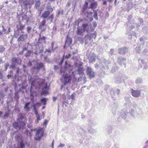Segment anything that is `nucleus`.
<instances>
[{
	"label": "nucleus",
	"mask_w": 148,
	"mask_h": 148,
	"mask_svg": "<svg viewBox=\"0 0 148 148\" xmlns=\"http://www.w3.org/2000/svg\"><path fill=\"white\" fill-rule=\"evenodd\" d=\"M82 27L85 32L86 33H88L89 31V28L92 29L91 28L92 27V26L90 23H89V22L87 23H85L82 24Z\"/></svg>",
	"instance_id": "0eeeda50"
},
{
	"label": "nucleus",
	"mask_w": 148,
	"mask_h": 148,
	"mask_svg": "<svg viewBox=\"0 0 148 148\" xmlns=\"http://www.w3.org/2000/svg\"><path fill=\"white\" fill-rule=\"evenodd\" d=\"M49 88V87L48 86L47 84L46 83L45 84L44 86L43 87L42 89L48 90Z\"/></svg>",
	"instance_id": "13d9d810"
},
{
	"label": "nucleus",
	"mask_w": 148,
	"mask_h": 148,
	"mask_svg": "<svg viewBox=\"0 0 148 148\" xmlns=\"http://www.w3.org/2000/svg\"><path fill=\"white\" fill-rule=\"evenodd\" d=\"M88 131L91 134H94L97 132L96 130H95L92 128H90V129H88Z\"/></svg>",
	"instance_id": "a19ab883"
},
{
	"label": "nucleus",
	"mask_w": 148,
	"mask_h": 148,
	"mask_svg": "<svg viewBox=\"0 0 148 148\" xmlns=\"http://www.w3.org/2000/svg\"><path fill=\"white\" fill-rule=\"evenodd\" d=\"M132 18V15H130L128 17H127V20H128V22L130 23H131V22H132L133 23H134V21L133 20H131V19Z\"/></svg>",
	"instance_id": "a18cd8bd"
},
{
	"label": "nucleus",
	"mask_w": 148,
	"mask_h": 148,
	"mask_svg": "<svg viewBox=\"0 0 148 148\" xmlns=\"http://www.w3.org/2000/svg\"><path fill=\"white\" fill-rule=\"evenodd\" d=\"M40 4V1H38L36 2L34 8H35L38 10L39 9V6Z\"/></svg>",
	"instance_id": "72a5a7b5"
},
{
	"label": "nucleus",
	"mask_w": 148,
	"mask_h": 148,
	"mask_svg": "<svg viewBox=\"0 0 148 148\" xmlns=\"http://www.w3.org/2000/svg\"><path fill=\"white\" fill-rule=\"evenodd\" d=\"M110 63V60H107L104 58H102L99 62H97L95 64V67L97 69L99 68L101 70L108 69H109L108 64Z\"/></svg>",
	"instance_id": "7ed1b4c3"
},
{
	"label": "nucleus",
	"mask_w": 148,
	"mask_h": 148,
	"mask_svg": "<svg viewBox=\"0 0 148 148\" xmlns=\"http://www.w3.org/2000/svg\"><path fill=\"white\" fill-rule=\"evenodd\" d=\"M34 52L32 50H28L24 54V56L27 58L30 57L32 56L33 55Z\"/></svg>",
	"instance_id": "6ab92c4d"
},
{
	"label": "nucleus",
	"mask_w": 148,
	"mask_h": 148,
	"mask_svg": "<svg viewBox=\"0 0 148 148\" xmlns=\"http://www.w3.org/2000/svg\"><path fill=\"white\" fill-rule=\"evenodd\" d=\"M30 103L31 102H28L25 103L24 106V109L25 111L28 112L30 110V108L29 107V106Z\"/></svg>",
	"instance_id": "b1692460"
},
{
	"label": "nucleus",
	"mask_w": 148,
	"mask_h": 148,
	"mask_svg": "<svg viewBox=\"0 0 148 148\" xmlns=\"http://www.w3.org/2000/svg\"><path fill=\"white\" fill-rule=\"evenodd\" d=\"M112 127L111 125H109L107 129V131L108 134H110L112 132Z\"/></svg>",
	"instance_id": "f704fd0d"
},
{
	"label": "nucleus",
	"mask_w": 148,
	"mask_h": 148,
	"mask_svg": "<svg viewBox=\"0 0 148 148\" xmlns=\"http://www.w3.org/2000/svg\"><path fill=\"white\" fill-rule=\"evenodd\" d=\"M10 114V110L8 109L7 111L6 112L4 115L3 118L4 119H6Z\"/></svg>",
	"instance_id": "2f4dec72"
},
{
	"label": "nucleus",
	"mask_w": 148,
	"mask_h": 148,
	"mask_svg": "<svg viewBox=\"0 0 148 148\" xmlns=\"http://www.w3.org/2000/svg\"><path fill=\"white\" fill-rule=\"evenodd\" d=\"M85 32L81 27H77V35L83 36L84 32Z\"/></svg>",
	"instance_id": "a211bd4d"
},
{
	"label": "nucleus",
	"mask_w": 148,
	"mask_h": 148,
	"mask_svg": "<svg viewBox=\"0 0 148 148\" xmlns=\"http://www.w3.org/2000/svg\"><path fill=\"white\" fill-rule=\"evenodd\" d=\"M28 79L29 81L31 82V84L32 83H33L34 84H35L34 83V79L33 78H32V77L30 75L28 74Z\"/></svg>",
	"instance_id": "e433bc0d"
},
{
	"label": "nucleus",
	"mask_w": 148,
	"mask_h": 148,
	"mask_svg": "<svg viewBox=\"0 0 148 148\" xmlns=\"http://www.w3.org/2000/svg\"><path fill=\"white\" fill-rule=\"evenodd\" d=\"M27 36L28 34H21L17 39V41L18 42L20 41H24L25 39H27Z\"/></svg>",
	"instance_id": "2eb2a0df"
},
{
	"label": "nucleus",
	"mask_w": 148,
	"mask_h": 148,
	"mask_svg": "<svg viewBox=\"0 0 148 148\" xmlns=\"http://www.w3.org/2000/svg\"><path fill=\"white\" fill-rule=\"evenodd\" d=\"M97 33L95 32L93 33L87 34L84 36V39L86 40H89L90 41L92 38L95 39L96 37Z\"/></svg>",
	"instance_id": "1a4fd4ad"
},
{
	"label": "nucleus",
	"mask_w": 148,
	"mask_h": 148,
	"mask_svg": "<svg viewBox=\"0 0 148 148\" xmlns=\"http://www.w3.org/2000/svg\"><path fill=\"white\" fill-rule=\"evenodd\" d=\"M77 71L78 74L83 76V75L84 74L83 69L80 66L78 67Z\"/></svg>",
	"instance_id": "c85d7f7f"
},
{
	"label": "nucleus",
	"mask_w": 148,
	"mask_h": 148,
	"mask_svg": "<svg viewBox=\"0 0 148 148\" xmlns=\"http://www.w3.org/2000/svg\"><path fill=\"white\" fill-rule=\"evenodd\" d=\"M19 26H16L17 27V29L18 31H22V30H24L25 28V25H22V24L21 23V22H19Z\"/></svg>",
	"instance_id": "5701e85b"
},
{
	"label": "nucleus",
	"mask_w": 148,
	"mask_h": 148,
	"mask_svg": "<svg viewBox=\"0 0 148 148\" xmlns=\"http://www.w3.org/2000/svg\"><path fill=\"white\" fill-rule=\"evenodd\" d=\"M88 6V3L86 1H85L84 4L83 6L82 12L83 13L87 9Z\"/></svg>",
	"instance_id": "c756f323"
},
{
	"label": "nucleus",
	"mask_w": 148,
	"mask_h": 148,
	"mask_svg": "<svg viewBox=\"0 0 148 148\" xmlns=\"http://www.w3.org/2000/svg\"><path fill=\"white\" fill-rule=\"evenodd\" d=\"M117 62L121 65H124L125 67V62L126 59L125 58H123L122 57H118L117 58Z\"/></svg>",
	"instance_id": "ddd939ff"
},
{
	"label": "nucleus",
	"mask_w": 148,
	"mask_h": 148,
	"mask_svg": "<svg viewBox=\"0 0 148 148\" xmlns=\"http://www.w3.org/2000/svg\"><path fill=\"white\" fill-rule=\"evenodd\" d=\"M25 146L23 140H21L19 142L18 145V148H25Z\"/></svg>",
	"instance_id": "a878e982"
},
{
	"label": "nucleus",
	"mask_w": 148,
	"mask_h": 148,
	"mask_svg": "<svg viewBox=\"0 0 148 148\" xmlns=\"http://www.w3.org/2000/svg\"><path fill=\"white\" fill-rule=\"evenodd\" d=\"M97 2H94L91 3L89 5V8L91 9H95L97 8Z\"/></svg>",
	"instance_id": "bb28decb"
},
{
	"label": "nucleus",
	"mask_w": 148,
	"mask_h": 148,
	"mask_svg": "<svg viewBox=\"0 0 148 148\" xmlns=\"http://www.w3.org/2000/svg\"><path fill=\"white\" fill-rule=\"evenodd\" d=\"M93 12H94L93 17L96 20H98V18L97 16V11L96 10H93Z\"/></svg>",
	"instance_id": "58836bf2"
},
{
	"label": "nucleus",
	"mask_w": 148,
	"mask_h": 148,
	"mask_svg": "<svg viewBox=\"0 0 148 148\" xmlns=\"http://www.w3.org/2000/svg\"><path fill=\"white\" fill-rule=\"evenodd\" d=\"M46 21L45 19H43L39 24L38 28L40 29H41L45 25Z\"/></svg>",
	"instance_id": "cd10ccee"
},
{
	"label": "nucleus",
	"mask_w": 148,
	"mask_h": 148,
	"mask_svg": "<svg viewBox=\"0 0 148 148\" xmlns=\"http://www.w3.org/2000/svg\"><path fill=\"white\" fill-rule=\"evenodd\" d=\"M19 35V31L17 29V30H14V37L17 38Z\"/></svg>",
	"instance_id": "09e8293b"
},
{
	"label": "nucleus",
	"mask_w": 148,
	"mask_h": 148,
	"mask_svg": "<svg viewBox=\"0 0 148 148\" xmlns=\"http://www.w3.org/2000/svg\"><path fill=\"white\" fill-rule=\"evenodd\" d=\"M64 54L63 55L60 62L57 63L58 65L60 67V73L63 74L62 76L63 78L62 79L63 83L61 86V90L62 89L66 84L71 82L72 77H75L74 72L73 71L72 67L67 61L65 62L64 67H62L64 61Z\"/></svg>",
	"instance_id": "f257e3e1"
},
{
	"label": "nucleus",
	"mask_w": 148,
	"mask_h": 148,
	"mask_svg": "<svg viewBox=\"0 0 148 148\" xmlns=\"http://www.w3.org/2000/svg\"><path fill=\"white\" fill-rule=\"evenodd\" d=\"M128 114V112H124L122 111L121 113V116H120L118 119V121H120V119L121 118H122L123 119H125L127 116Z\"/></svg>",
	"instance_id": "aec40b11"
},
{
	"label": "nucleus",
	"mask_w": 148,
	"mask_h": 148,
	"mask_svg": "<svg viewBox=\"0 0 148 148\" xmlns=\"http://www.w3.org/2000/svg\"><path fill=\"white\" fill-rule=\"evenodd\" d=\"M124 99L127 102H130V98L128 96H127L125 97H124Z\"/></svg>",
	"instance_id": "864d4df0"
},
{
	"label": "nucleus",
	"mask_w": 148,
	"mask_h": 148,
	"mask_svg": "<svg viewBox=\"0 0 148 148\" xmlns=\"http://www.w3.org/2000/svg\"><path fill=\"white\" fill-rule=\"evenodd\" d=\"M92 12H87L85 13V14H86V16L87 17H88L89 15H90L91 16H92Z\"/></svg>",
	"instance_id": "e2e57ef3"
},
{
	"label": "nucleus",
	"mask_w": 148,
	"mask_h": 148,
	"mask_svg": "<svg viewBox=\"0 0 148 148\" xmlns=\"http://www.w3.org/2000/svg\"><path fill=\"white\" fill-rule=\"evenodd\" d=\"M79 133L81 135H84L85 134V131L82 128H80L79 129Z\"/></svg>",
	"instance_id": "c03bdc74"
},
{
	"label": "nucleus",
	"mask_w": 148,
	"mask_h": 148,
	"mask_svg": "<svg viewBox=\"0 0 148 148\" xmlns=\"http://www.w3.org/2000/svg\"><path fill=\"white\" fill-rule=\"evenodd\" d=\"M142 79L140 77H138L135 80V83L137 84H142L143 83Z\"/></svg>",
	"instance_id": "7c9ffc66"
},
{
	"label": "nucleus",
	"mask_w": 148,
	"mask_h": 148,
	"mask_svg": "<svg viewBox=\"0 0 148 148\" xmlns=\"http://www.w3.org/2000/svg\"><path fill=\"white\" fill-rule=\"evenodd\" d=\"M128 51V48L125 47L119 48L118 50V53L121 55H124L127 53Z\"/></svg>",
	"instance_id": "f8f14e48"
},
{
	"label": "nucleus",
	"mask_w": 148,
	"mask_h": 148,
	"mask_svg": "<svg viewBox=\"0 0 148 148\" xmlns=\"http://www.w3.org/2000/svg\"><path fill=\"white\" fill-rule=\"evenodd\" d=\"M33 110L34 111V113L36 116L39 115L38 113L37 109L36 108H34Z\"/></svg>",
	"instance_id": "0e129e2a"
},
{
	"label": "nucleus",
	"mask_w": 148,
	"mask_h": 148,
	"mask_svg": "<svg viewBox=\"0 0 148 148\" xmlns=\"http://www.w3.org/2000/svg\"><path fill=\"white\" fill-rule=\"evenodd\" d=\"M47 10L49 11L50 13L52 12L53 10V9L51 8V5L48 6L46 8Z\"/></svg>",
	"instance_id": "de8ad7c7"
},
{
	"label": "nucleus",
	"mask_w": 148,
	"mask_h": 148,
	"mask_svg": "<svg viewBox=\"0 0 148 148\" xmlns=\"http://www.w3.org/2000/svg\"><path fill=\"white\" fill-rule=\"evenodd\" d=\"M9 66V64L8 62H7L5 64V68H4V71H6L8 67Z\"/></svg>",
	"instance_id": "6e6d98bb"
},
{
	"label": "nucleus",
	"mask_w": 148,
	"mask_h": 148,
	"mask_svg": "<svg viewBox=\"0 0 148 148\" xmlns=\"http://www.w3.org/2000/svg\"><path fill=\"white\" fill-rule=\"evenodd\" d=\"M64 13V10H62L61 11L60 10H58L57 12V15L59 16L60 15H62Z\"/></svg>",
	"instance_id": "5fc2aeb1"
},
{
	"label": "nucleus",
	"mask_w": 148,
	"mask_h": 148,
	"mask_svg": "<svg viewBox=\"0 0 148 148\" xmlns=\"http://www.w3.org/2000/svg\"><path fill=\"white\" fill-rule=\"evenodd\" d=\"M35 86V84L33 83L31 84L30 89V96L31 97H34L35 95H36V92L33 90V88Z\"/></svg>",
	"instance_id": "f3484780"
},
{
	"label": "nucleus",
	"mask_w": 148,
	"mask_h": 148,
	"mask_svg": "<svg viewBox=\"0 0 148 148\" xmlns=\"http://www.w3.org/2000/svg\"><path fill=\"white\" fill-rule=\"evenodd\" d=\"M51 51H52L51 49H46L45 51L44 52V53L45 54L47 52H48V55L49 54H50Z\"/></svg>",
	"instance_id": "603ef678"
},
{
	"label": "nucleus",
	"mask_w": 148,
	"mask_h": 148,
	"mask_svg": "<svg viewBox=\"0 0 148 148\" xmlns=\"http://www.w3.org/2000/svg\"><path fill=\"white\" fill-rule=\"evenodd\" d=\"M25 116L24 114L21 113L19 115L17 120L18 121H15L12 124L13 127L16 130H23L25 128L26 124L25 121H20L25 119Z\"/></svg>",
	"instance_id": "f03ea898"
},
{
	"label": "nucleus",
	"mask_w": 148,
	"mask_h": 148,
	"mask_svg": "<svg viewBox=\"0 0 148 148\" xmlns=\"http://www.w3.org/2000/svg\"><path fill=\"white\" fill-rule=\"evenodd\" d=\"M47 99L43 97L40 99V101L44 105H45L46 104L47 101Z\"/></svg>",
	"instance_id": "4c0bfd02"
},
{
	"label": "nucleus",
	"mask_w": 148,
	"mask_h": 148,
	"mask_svg": "<svg viewBox=\"0 0 148 148\" xmlns=\"http://www.w3.org/2000/svg\"><path fill=\"white\" fill-rule=\"evenodd\" d=\"M54 66V69L55 71H57L59 69H60V67L58 65H53Z\"/></svg>",
	"instance_id": "4d7b16f0"
},
{
	"label": "nucleus",
	"mask_w": 148,
	"mask_h": 148,
	"mask_svg": "<svg viewBox=\"0 0 148 148\" xmlns=\"http://www.w3.org/2000/svg\"><path fill=\"white\" fill-rule=\"evenodd\" d=\"M12 62V64L10 66V69H12L13 70H14L16 68V64L13 62Z\"/></svg>",
	"instance_id": "37998d69"
},
{
	"label": "nucleus",
	"mask_w": 148,
	"mask_h": 148,
	"mask_svg": "<svg viewBox=\"0 0 148 148\" xmlns=\"http://www.w3.org/2000/svg\"><path fill=\"white\" fill-rule=\"evenodd\" d=\"M119 69V67L117 66L113 67L111 70V72L112 73H114L117 71Z\"/></svg>",
	"instance_id": "79ce46f5"
},
{
	"label": "nucleus",
	"mask_w": 148,
	"mask_h": 148,
	"mask_svg": "<svg viewBox=\"0 0 148 148\" xmlns=\"http://www.w3.org/2000/svg\"><path fill=\"white\" fill-rule=\"evenodd\" d=\"M105 74V71H102L98 74V75L100 77H102L104 76Z\"/></svg>",
	"instance_id": "8fccbe9b"
},
{
	"label": "nucleus",
	"mask_w": 148,
	"mask_h": 148,
	"mask_svg": "<svg viewBox=\"0 0 148 148\" xmlns=\"http://www.w3.org/2000/svg\"><path fill=\"white\" fill-rule=\"evenodd\" d=\"M5 49L2 46H0V53H1L3 52L5 50Z\"/></svg>",
	"instance_id": "680f3d73"
},
{
	"label": "nucleus",
	"mask_w": 148,
	"mask_h": 148,
	"mask_svg": "<svg viewBox=\"0 0 148 148\" xmlns=\"http://www.w3.org/2000/svg\"><path fill=\"white\" fill-rule=\"evenodd\" d=\"M142 113V112L141 110L139 108L134 109H132L130 112V116L133 117H139L140 115H141Z\"/></svg>",
	"instance_id": "39448f33"
},
{
	"label": "nucleus",
	"mask_w": 148,
	"mask_h": 148,
	"mask_svg": "<svg viewBox=\"0 0 148 148\" xmlns=\"http://www.w3.org/2000/svg\"><path fill=\"white\" fill-rule=\"evenodd\" d=\"M147 29H148V27L147 26H144L143 27V28L142 29L143 31L145 33L147 32Z\"/></svg>",
	"instance_id": "052dcab7"
},
{
	"label": "nucleus",
	"mask_w": 148,
	"mask_h": 148,
	"mask_svg": "<svg viewBox=\"0 0 148 148\" xmlns=\"http://www.w3.org/2000/svg\"><path fill=\"white\" fill-rule=\"evenodd\" d=\"M134 23H133L132 22L131 23H130L129 25V26L132 29L135 27V25H134Z\"/></svg>",
	"instance_id": "69168bd1"
},
{
	"label": "nucleus",
	"mask_w": 148,
	"mask_h": 148,
	"mask_svg": "<svg viewBox=\"0 0 148 148\" xmlns=\"http://www.w3.org/2000/svg\"><path fill=\"white\" fill-rule=\"evenodd\" d=\"M131 92L132 96L134 97H138L140 96L141 90H134L132 89Z\"/></svg>",
	"instance_id": "9d476101"
},
{
	"label": "nucleus",
	"mask_w": 148,
	"mask_h": 148,
	"mask_svg": "<svg viewBox=\"0 0 148 148\" xmlns=\"http://www.w3.org/2000/svg\"><path fill=\"white\" fill-rule=\"evenodd\" d=\"M41 94L42 95H47L48 94V90L42 89V91L41 92Z\"/></svg>",
	"instance_id": "49530a36"
},
{
	"label": "nucleus",
	"mask_w": 148,
	"mask_h": 148,
	"mask_svg": "<svg viewBox=\"0 0 148 148\" xmlns=\"http://www.w3.org/2000/svg\"><path fill=\"white\" fill-rule=\"evenodd\" d=\"M15 138L19 142L22 138V136L19 134L16 135L15 136Z\"/></svg>",
	"instance_id": "ea45409f"
},
{
	"label": "nucleus",
	"mask_w": 148,
	"mask_h": 148,
	"mask_svg": "<svg viewBox=\"0 0 148 148\" xmlns=\"http://www.w3.org/2000/svg\"><path fill=\"white\" fill-rule=\"evenodd\" d=\"M124 79L122 74L119 75V76L115 75L114 78V82L116 83H121L122 80Z\"/></svg>",
	"instance_id": "9b49d317"
},
{
	"label": "nucleus",
	"mask_w": 148,
	"mask_h": 148,
	"mask_svg": "<svg viewBox=\"0 0 148 148\" xmlns=\"http://www.w3.org/2000/svg\"><path fill=\"white\" fill-rule=\"evenodd\" d=\"M50 13L49 11L47 10L45 11L42 13V15L41 16V18H42L44 19L48 17V16L50 14Z\"/></svg>",
	"instance_id": "412c9836"
},
{
	"label": "nucleus",
	"mask_w": 148,
	"mask_h": 148,
	"mask_svg": "<svg viewBox=\"0 0 148 148\" xmlns=\"http://www.w3.org/2000/svg\"><path fill=\"white\" fill-rule=\"evenodd\" d=\"M43 136V133H41L40 135L38 134L37 135H36V136L35 137L34 139L37 140H40L42 137Z\"/></svg>",
	"instance_id": "473e14b6"
},
{
	"label": "nucleus",
	"mask_w": 148,
	"mask_h": 148,
	"mask_svg": "<svg viewBox=\"0 0 148 148\" xmlns=\"http://www.w3.org/2000/svg\"><path fill=\"white\" fill-rule=\"evenodd\" d=\"M95 56L94 54L93 53H89L88 56V59L89 63H91L95 61Z\"/></svg>",
	"instance_id": "dca6fc26"
},
{
	"label": "nucleus",
	"mask_w": 148,
	"mask_h": 148,
	"mask_svg": "<svg viewBox=\"0 0 148 148\" xmlns=\"http://www.w3.org/2000/svg\"><path fill=\"white\" fill-rule=\"evenodd\" d=\"M77 40L79 41L82 42L83 43L84 41V39L83 38L81 37H78L77 38Z\"/></svg>",
	"instance_id": "bf43d9fd"
},
{
	"label": "nucleus",
	"mask_w": 148,
	"mask_h": 148,
	"mask_svg": "<svg viewBox=\"0 0 148 148\" xmlns=\"http://www.w3.org/2000/svg\"><path fill=\"white\" fill-rule=\"evenodd\" d=\"M72 39L71 38L69 37L68 36H67L65 42V44H67L69 46L71 45L72 43Z\"/></svg>",
	"instance_id": "393cba45"
},
{
	"label": "nucleus",
	"mask_w": 148,
	"mask_h": 148,
	"mask_svg": "<svg viewBox=\"0 0 148 148\" xmlns=\"http://www.w3.org/2000/svg\"><path fill=\"white\" fill-rule=\"evenodd\" d=\"M16 84H15V92L14 93V99L17 102H18V99L19 98V95L18 94V91L17 90V91L16 90Z\"/></svg>",
	"instance_id": "4be33fe9"
},
{
	"label": "nucleus",
	"mask_w": 148,
	"mask_h": 148,
	"mask_svg": "<svg viewBox=\"0 0 148 148\" xmlns=\"http://www.w3.org/2000/svg\"><path fill=\"white\" fill-rule=\"evenodd\" d=\"M48 18L50 20L51 22L52 21L54 18V17L53 16V14H52L49 16H48Z\"/></svg>",
	"instance_id": "338daca9"
},
{
	"label": "nucleus",
	"mask_w": 148,
	"mask_h": 148,
	"mask_svg": "<svg viewBox=\"0 0 148 148\" xmlns=\"http://www.w3.org/2000/svg\"><path fill=\"white\" fill-rule=\"evenodd\" d=\"M110 94L113 100H115V98L114 97L115 95L114 94V91L113 89H112L111 90Z\"/></svg>",
	"instance_id": "c9c22d12"
},
{
	"label": "nucleus",
	"mask_w": 148,
	"mask_h": 148,
	"mask_svg": "<svg viewBox=\"0 0 148 148\" xmlns=\"http://www.w3.org/2000/svg\"><path fill=\"white\" fill-rule=\"evenodd\" d=\"M12 62L20 65L21 64L22 62L21 59L19 57H13L11 60Z\"/></svg>",
	"instance_id": "4468645a"
},
{
	"label": "nucleus",
	"mask_w": 148,
	"mask_h": 148,
	"mask_svg": "<svg viewBox=\"0 0 148 148\" xmlns=\"http://www.w3.org/2000/svg\"><path fill=\"white\" fill-rule=\"evenodd\" d=\"M138 21H139V23H140V25H141L142 23H143V21L142 18H138Z\"/></svg>",
	"instance_id": "774afa93"
},
{
	"label": "nucleus",
	"mask_w": 148,
	"mask_h": 148,
	"mask_svg": "<svg viewBox=\"0 0 148 148\" xmlns=\"http://www.w3.org/2000/svg\"><path fill=\"white\" fill-rule=\"evenodd\" d=\"M21 7L26 10L34 3V0H19Z\"/></svg>",
	"instance_id": "20e7f679"
},
{
	"label": "nucleus",
	"mask_w": 148,
	"mask_h": 148,
	"mask_svg": "<svg viewBox=\"0 0 148 148\" xmlns=\"http://www.w3.org/2000/svg\"><path fill=\"white\" fill-rule=\"evenodd\" d=\"M86 72L87 74L90 78L95 77V72L93 71L91 67L88 66L86 68Z\"/></svg>",
	"instance_id": "6e6552de"
},
{
	"label": "nucleus",
	"mask_w": 148,
	"mask_h": 148,
	"mask_svg": "<svg viewBox=\"0 0 148 148\" xmlns=\"http://www.w3.org/2000/svg\"><path fill=\"white\" fill-rule=\"evenodd\" d=\"M44 67L43 64L42 62L38 63L36 65L34 66L31 69V72L32 74L34 73L35 72H39L41 69Z\"/></svg>",
	"instance_id": "423d86ee"
},
{
	"label": "nucleus",
	"mask_w": 148,
	"mask_h": 148,
	"mask_svg": "<svg viewBox=\"0 0 148 148\" xmlns=\"http://www.w3.org/2000/svg\"><path fill=\"white\" fill-rule=\"evenodd\" d=\"M38 43V46L39 49H43L44 46L42 44L40 43V42Z\"/></svg>",
	"instance_id": "3c124183"
}]
</instances>
